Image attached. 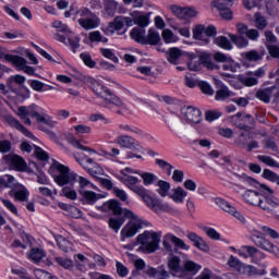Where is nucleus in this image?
<instances>
[{"label": "nucleus", "mask_w": 279, "mask_h": 279, "mask_svg": "<svg viewBox=\"0 0 279 279\" xmlns=\"http://www.w3.org/2000/svg\"><path fill=\"white\" fill-rule=\"evenodd\" d=\"M16 114L25 125H32L29 117L36 119L37 123H45L48 128H56V125H58V121L51 119V117L38 113V107L36 105H31L28 107L21 106L17 108Z\"/></svg>", "instance_id": "nucleus-4"}, {"label": "nucleus", "mask_w": 279, "mask_h": 279, "mask_svg": "<svg viewBox=\"0 0 279 279\" xmlns=\"http://www.w3.org/2000/svg\"><path fill=\"white\" fill-rule=\"evenodd\" d=\"M140 252L144 254H154L160 247V233L156 231H144L136 238Z\"/></svg>", "instance_id": "nucleus-6"}, {"label": "nucleus", "mask_w": 279, "mask_h": 279, "mask_svg": "<svg viewBox=\"0 0 279 279\" xmlns=\"http://www.w3.org/2000/svg\"><path fill=\"white\" fill-rule=\"evenodd\" d=\"M118 130L122 132V134H134L136 133V129L132 126V124L122 122L119 124Z\"/></svg>", "instance_id": "nucleus-52"}, {"label": "nucleus", "mask_w": 279, "mask_h": 279, "mask_svg": "<svg viewBox=\"0 0 279 279\" xmlns=\"http://www.w3.org/2000/svg\"><path fill=\"white\" fill-rule=\"evenodd\" d=\"M160 43V33L154 28L148 29V34L145 37L144 45L156 46Z\"/></svg>", "instance_id": "nucleus-35"}, {"label": "nucleus", "mask_w": 279, "mask_h": 279, "mask_svg": "<svg viewBox=\"0 0 279 279\" xmlns=\"http://www.w3.org/2000/svg\"><path fill=\"white\" fill-rule=\"evenodd\" d=\"M81 60H83L84 64L89 66V69H95V66H97V62L93 61V58L88 53H81Z\"/></svg>", "instance_id": "nucleus-58"}, {"label": "nucleus", "mask_w": 279, "mask_h": 279, "mask_svg": "<svg viewBox=\"0 0 279 279\" xmlns=\"http://www.w3.org/2000/svg\"><path fill=\"white\" fill-rule=\"evenodd\" d=\"M170 241V243H169ZM163 247L166 250H168V252H173V245H175V247H178L179 250H185L186 252H189V250H191V246L186 245V243H184V241L171 233L167 234L165 236L163 240ZM171 243H173V245H171Z\"/></svg>", "instance_id": "nucleus-15"}, {"label": "nucleus", "mask_w": 279, "mask_h": 279, "mask_svg": "<svg viewBox=\"0 0 279 279\" xmlns=\"http://www.w3.org/2000/svg\"><path fill=\"white\" fill-rule=\"evenodd\" d=\"M181 259L178 256H172L168 260V269L171 276L177 278H184V266L180 265Z\"/></svg>", "instance_id": "nucleus-19"}, {"label": "nucleus", "mask_w": 279, "mask_h": 279, "mask_svg": "<svg viewBox=\"0 0 279 279\" xmlns=\"http://www.w3.org/2000/svg\"><path fill=\"white\" fill-rule=\"evenodd\" d=\"M46 256L45 251L43 248H32L28 255L29 260L33 263H40Z\"/></svg>", "instance_id": "nucleus-40"}, {"label": "nucleus", "mask_w": 279, "mask_h": 279, "mask_svg": "<svg viewBox=\"0 0 279 279\" xmlns=\"http://www.w3.org/2000/svg\"><path fill=\"white\" fill-rule=\"evenodd\" d=\"M52 166L58 171V173L53 175V180L58 186H66V184L73 186V184L77 182V173L71 172L69 167L58 161H54Z\"/></svg>", "instance_id": "nucleus-7"}, {"label": "nucleus", "mask_w": 279, "mask_h": 279, "mask_svg": "<svg viewBox=\"0 0 279 279\" xmlns=\"http://www.w3.org/2000/svg\"><path fill=\"white\" fill-rule=\"evenodd\" d=\"M251 241L257 247H260V250H264L265 252H270L271 254L276 252V245L267 240L265 236H263V234L258 230H253Z\"/></svg>", "instance_id": "nucleus-11"}, {"label": "nucleus", "mask_w": 279, "mask_h": 279, "mask_svg": "<svg viewBox=\"0 0 279 279\" xmlns=\"http://www.w3.org/2000/svg\"><path fill=\"white\" fill-rule=\"evenodd\" d=\"M90 88L95 95L98 97H101V99L105 100V108H112V106H116V108H120V110H128V107L125 106V102L123 100L114 95L112 90H110L108 87L104 86L99 82L95 80H90Z\"/></svg>", "instance_id": "nucleus-5"}, {"label": "nucleus", "mask_w": 279, "mask_h": 279, "mask_svg": "<svg viewBox=\"0 0 279 279\" xmlns=\"http://www.w3.org/2000/svg\"><path fill=\"white\" fill-rule=\"evenodd\" d=\"M54 40H58L63 45H69L74 53L76 49H80V37L75 36L73 32L68 36L57 33L54 35Z\"/></svg>", "instance_id": "nucleus-18"}, {"label": "nucleus", "mask_w": 279, "mask_h": 279, "mask_svg": "<svg viewBox=\"0 0 279 279\" xmlns=\"http://www.w3.org/2000/svg\"><path fill=\"white\" fill-rule=\"evenodd\" d=\"M182 56H183L182 50L177 47L170 48L166 52V58L168 62H170V64H179L180 58H182Z\"/></svg>", "instance_id": "nucleus-30"}, {"label": "nucleus", "mask_w": 279, "mask_h": 279, "mask_svg": "<svg viewBox=\"0 0 279 279\" xmlns=\"http://www.w3.org/2000/svg\"><path fill=\"white\" fill-rule=\"evenodd\" d=\"M100 209L102 210V213H106L107 210H112L113 215L119 216L118 218H109L108 220L109 228L116 233H118L119 230H121V226L125 223V218L131 219L120 232L121 241H125V239H132L133 236H136L140 230H143L144 226H149V222L147 220H143V218L135 215L134 211L130 209H123L119 201H108L100 207ZM121 215H123L124 217H121Z\"/></svg>", "instance_id": "nucleus-1"}, {"label": "nucleus", "mask_w": 279, "mask_h": 279, "mask_svg": "<svg viewBox=\"0 0 279 279\" xmlns=\"http://www.w3.org/2000/svg\"><path fill=\"white\" fill-rule=\"evenodd\" d=\"M262 232H264L267 236H270V239H279V233L278 231L267 227V226H263L260 228Z\"/></svg>", "instance_id": "nucleus-61"}, {"label": "nucleus", "mask_w": 279, "mask_h": 279, "mask_svg": "<svg viewBox=\"0 0 279 279\" xmlns=\"http://www.w3.org/2000/svg\"><path fill=\"white\" fill-rule=\"evenodd\" d=\"M17 184L19 182L12 174H3L0 177V191H3V189H11L12 191Z\"/></svg>", "instance_id": "nucleus-29"}, {"label": "nucleus", "mask_w": 279, "mask_h": 279, "mask_svg": "<svg viewBox=\"0 0 279 279\" xmlns=\"http://www.w3.org/2000/svg\"><path fill=\"white\" fill-rule=\"evenodd\" d=\"M157 193L160 195V197H167L169 195V191H171V183L167 181L159 180L157 182Z\"/></svg>", "instance_id": "nucleus-39"}, {"label": "nucleus", "mask_w": 279, "mask_h": 279, "mask_svg": "<svg viewBox=\"0 0 279 279\" xmlns=\"http://www.w3.org/2000/svg\"><path fill=\"white\" fill-rule=\"evenodd\" d=\"M2 160L11 167V169H14V171H26L27 170V162H25V159L19 155L9 154L4 155L2 157Z\"/></svg>", "instance_id": "nucleus-12"}, {"label": "nucleus", "mask_w": 279, "mask_h": 279, "mask_svg": "<svg viewBox=\"0 0 279 279\" xmlns=\"http://www.w3.org/2000/svg\"><path fill=\"white\" fill-rule=\"evenodd\" d=\"M119 180L122 182V184H124V186H128L130 191L135 193V195H138V197H141L146 206H148L150 210H154V213H170L171 215H173V213H178V210L169 204L162 203V201L151 197L149 195V190L145 189V186L136 185L138 182H141L138 178L124 174L120 177Z\"/></svg>", "instance_id": "nucleus-2"}, {"label": "nucleus", "mask_w": 279, "mask_h": 279, "mask_svg": "<svg viewBox=\"0 0 279 279\" xmlns=\"http://www.w3.org/2000/svg\"><path fill=\"white\" fill-rule=\"evenodd\" d=\"M189 195V192L186 190L182 189V186H178L172 190V194L170 195V198L175 202V204H184V197Z\"/></svg>", "instance_id": "nucleus-32"}, {"label": "nucleus", "mask_w": 279, "mask_h": 279, "mask_svg": "<svg viewBox=\"0 0 279 279\" xmlns=\"http://www.w3.org/2000/svg\"><path fill=\"white\" fill-rule=\"evenodd\" d=\"M257 159L259 160V162H264V165H267L268 167H275L276 169H279V163L269 156L259 155L257 156Z\"/></svg>", "instance_id": "nucleus-45"}, {"label": "nucleus", "mask_w": 279, "mask_h": 279, "mask_svg": "<svg viewBox=\"0 0 279 279\" xmlns=\"http://www.w3.org/2000/svg\"><path fill=\"white\" fill-rule=\"evenodd\" d=\"M161 36L163 41L167 44L178 43V36H175L171 29H163Z\"/></svg>", "instance_id": "nucleus-48"}, {"label": "nucleus", "mask_w": 279, "mask_h": 279, "mask_svg": "<svg viewBox=\"0 0 279 279\" xmlns=\"http://www.w3.org/2000/svg\"><path fill=\"white\" fill-rule=\"evenodd\" d=\"M169 274H171V272L167 271V269H165V267L160 266L157 268V275L155 278L167 279L170 276Z\"/></svg>", "instance_id": "nucleus-64"}, {"label": "nucleus", "mask_w": 279, "mask_h": 279, "mask_svg": "<svg viewBox=\"0 0 279 279\" xmlns=\"http://www.w3.org/2000/svg\"><path fill=\"white\" fill-rule=\"evenodd\" d=\"M100 53L104 56V58H107V60H111V62H114V64H119V58L117 54H114V51L112 49L108 48H100Z\"/></svg>", "instance_id": "nucleus-42"}, {"label": "nucleus", "mask_w": 279, "mask_h": 279, "mask_svg": "<svg viewBox=\"0 0 279 279\" xmlns=\"http://www.w3.org/2000/svg\"><path fill=\"white\" fill-rule=\"evenodd\" d=\"M187 239L194 243V247L201 250V252H210V246L202 239V236L197 235L195 232H189Z\"/></svg>", "instance_id": "nucleus-26"}, {"label": "nucleus", "mask_w": 279, "mask_h": 279, "mask_svg": "<svg viewBox=\"0 0 279 279\" xmlns=\"http://www.w3.org/2000/svg\"><path fill=\"white\" fill-rule=\"evenodd\" d=\"M183 269H184V274H186V271H190L191 274H197V271L202 269V266L197 265L193 260H187L183 264Z\"/></svg>", "instance_id": "nucleus-43"}, {"label": "nucleus", "mask_w": 279, "mask_h": 279, "mask_svg": "<svg viewBox=\"0 0 279 279\" xmlns=\"http://www.w3.org/2000/svg\"><path fill=\"white\" fill-rule=\"evenodd\" d=\"M130 16L133 21V25H138L137 27H142L145 29V27H147V25H149L150 23L149 16H151V13L143 14L138 11H134L130 13Z\"/></svg>", "instance_id": "nucleus-24"}, {"label": "nucleus", "mask_w": 279, "mask_h": 279, "mask_svg": "<svg viewBox=\"0 0 279 279\" xmlns=\"http://www.w3.org/2000/svg\"><path fill=\"white\" fill-rule=\"evenodd\" d=\"M216 204L221 208V210H225V213H228L229 215H232V217H235L238 221L241 223H245V217H243V214L239 213L236 208H234L228 201L223 198H216Z\"/></svg>", "instance_id": "nucleus-16"}, {"label": "nucleus", "mask_w": 279, "mask_h": 279, "mask_svg": "<svg viewBox=\"0 0 279 279\" xmlns=\"http://www.w3.org/2000/svg\"><path fill=\"white\" fill-rule=\"evenodd\" d=\"M223 71H230L231 73H236V69H239V65L236 62L233 61L232 57L222 63Z\"/></svg>", "instance_id": "nucleus-51"}, {"label": "nucleus", "mask_w": 279, "mask_h": 279, "mask_svg": "<svg viewBox=\"0 0 279 279\" xmlns=\"http://www.w3.org/2000/svg\"><path fill=\"white\" fill-rule=\"evenodd\" d=\"M276 90H278L276 85L260 88L255 94V97L259 99V101H264V104H269V101H271V97H279V94Z\"/></svg>", "instance_id": "nucleus-20"}, {"label": "nucleus", "mask_w": 279, "mask_h": 279, "mask_svg": "<svg viewBox=\"0 0 279 279\" xmlns=\"http://www.w3.org/2000/svg\"><path fill=\"white\" fill-rule=\"evenodd\" d=\"M116 143L124 149H132L133 151H140L143 149L141 143L128 134L119 135L116 140Z\"/></svg>", "instance_id": "nucleus-13"}, {"label": "nucleus", "mask_w": 279, "mask_h": 279, "mask_svg": "<svg viewBox=\"0 0 279 279\" xmlns=\"http://www.w3.org/2000/svg\"><path fill=\"white\" fill-rule=\"evenodd\" d=\"M34 154L38 160H41L43 162L49 160V154H47L43 148L34 145Z\"/></svg>", "instance_id": "nucleus-50"}, {"label": "nucleus", "mask_w": 279, "mask_h": 279, "mask_svg": "<svg viewBox=\"0 0 279 279\" xmlns=\"http://www.w3.org/2000/svg\"><path fill=\"white\" fill-rule=\"evenodd\" d=\"M245 60H248V62H258L265 58V50H251L244 52Z\"/></svg>", "instance_id": "nucleus-36"}, {"label": "nucleus", "mask_w": 279, "mask_h": 279, "mask_svg": "<svg viewBox=\"0 0 279 279\" xmlns=\"http://www.w3.org/2000/svg\"><path fill=\"white\" fill-rule=\"evenodd\" d=\"M142 179L145 186H149V184H154L156 180H158V177L154 173L145 172L142 174Z\"/></svg>", "instance_id": "nucleus-54"}, {"label": "nucleus", "mask_w": 279, "mask_h": 279, "mask_svg": "<svg viewBox=\"0 0 279 279\" xmlns=\"http://www.w3.org/2000/svg\"><path fill=\"white\" fill-rule=\"evenodd\" d=\"M267 49H268V53L271 56V58H277L279 60V46L268 45Z\"/></svg>", "instance_id": "nucleus-63"}, {"label": "nucleus", "mask_w": 279, "mask_h": 279, "mask_svg": "<svg viewBox=\"0 0 279 279\" xmlns=\"http://www.w3.org/2000/svg\"><path fill=\"white\" fill-rule=\"evenodd\" d=\"M75 160L78 162V165H81L82 168L86 169L87 173H89V175L93 178H97L104 173V169H101V167L88 156H85L83 159L75 157Z\"/></svg>", "instance_id": "nucleus-10"}, {"label": "nucleus", "mask_w": 279, "mask_h": 279, "mask_svg": "<svg viewBox=\"0 0 279 279\" xmlns=\"http://www.w3.org/2000/svg\"><path fill=\"white\" fill-rule=\"evenodd\" d=\"M234 3V0H216L215 8L217 10H230Z\"/></svg>", "instance_id": "nucleus-47"}, {"label": "nucleus", "mask_w": 279, "mask_h": 279, "mask_svg": "<svg viewBox=\"0 0 279 279\" xmlns=\"http://www.w3.org/2000/svg\"><path fill=\"white\" fill-rule=\"evenodd\" d=\"M181 114L191 123H202V111L195 107H183Z\"/></svg>", "instance_id": "nucleus-23"}, {"label": "nucleus", "mask_w": 279, "mask_h": 279, "mask_svg": "<svg viewBox=\"0 0 279 279\" xmlns=\"http://www.w3.org/2000/svg\"><path fill=\"white\" fill-rule=\"evenodd\" d=\"M198 88H201L204 95H215V90L213 89L210 84H208L207 82H204V81L198 82Z\"/></svg>", "instance_id": "nucleus-56"}, {"label": "nucleus", "mask_w": 279, "mask_h": 279, "mask_svg": "<svg viewBox=\"0 0 279 279\" xmlns=\"http://www.w3.org/2000/svg\"><path fill=\"white\" fill-rule=\"evenodd\" d=\"M238 274H241L242 276H248L250 278H252L253 276H265L267 271L258 270L256 267L252 265L242 264V266H240L239 268Z\"/></svg>", "instance_id": "nucleus-28"}, {"label": "nucleus", "mask_w": 279, "mask_h": 279, "mask_svg": "<svg viewBox=\"0 0 279 279\" xmlns=\"http://www.w3.org/2000/svg\"><path fill=\"white\" fill-rule=\"evenodd\" d=\"M4 60L11 64H14L15 66H20L24 73H27V75H34V73H36V70L33 66L25 65L27 64V60H25L23 57L16 54H5Z\"/></svg>", "instance_id": "nucleus-14"}, {"label": "nucleus", "mask_w": 279, "mask_h": 279, "mask_svg": "<svg viewBox=\"0 0 279 279\" xmlns=\"http://www.w3.org/2000/svg\"><path fill=\"white\" fill-rule=\"evenodd\" d=\"M145 34L146 32L144 28L136 26L131 31L130 36L133 40H135V43H140V45H145Z\"/></svg>", "instance_id": "nucleus-33"}, {"label": "nucleus", "mask_w": 279, "mask_h": 279, "mask_svg": "<svg viewBox=\"0 0 279 279\" xmlns=\"http://www.w3.org/2000/svg\"><path fill=\"white\" fill-rule=\"evenodd\" d=\"M116 268H117V274L118 276H120V278H125V276L130 274V269H128L125 265H123V263L121 262L116 263Z\"/></svg>", "instance_id": "nucleus-59"}, {"label": "nucleus", "mask_w": 279, "mask_h": 279, "mask_svg": "<svg viewBox=\"0 0 279 279\" xmlns=\"http://www.w3.org/2000/svg\"><path fill=\"white\" fill-rule=\"evenodd\" d=\"M78 193L81 195V202L83 204H89L90 206L97 202V193L93 191H86L83 189H78Z\"/></svg>", "instance_id": "nucleus-31"}, {"label": "nucleus", "mask_w": 279, "mask_h": 279, "mask_svg": "<svg viewBox=\"0 0 279 279\" xmlns=\"http://www.w3.org/2000/svg\"><path fill=\"white\" fill-rule=\"evenodd\" d=\"M5 122L10 125V128H15V130H19L22 125L21 122L12 116H7Z\"/></svg>", "instance_id": "nucleus-62"}, {"label": "nucleus", "mask_w": 279, "mask_h": 279, "mask_svg": "<svg viewBox=\"0 0 279 279\" xmlns=\"http://www.w3.org/2000/svg\"><path fill=\"white\" fill-rule=\"evenodd\" d=\"M78 25L83 27V29H86L87 32L90 29H96V27H99L101 21L95 15V13L86 19H78L77 20Z\"/></svg>", "instance_id": "nucleus-25"}, {"label": "nucleus", "mask_w": 279, "mask_h": 279, "mask_svg": "<svg viewBox=\"0 0 279 279\" xmlns=\"http://www.w3.org/2000/svg\"><path fill=\"white\" fill-rule=\"evenodd\" d=\"M9 196L13 197L15 202H28L29 190L21 183H17L15 187L9 191Z\"/></svg>", "instance_id": "nucleus-17"}, {"label": "nucleus", "mask_w": 279, "mask_h": 279, "mask_svg": "<svg viewBox=\"0 0 279 279\" xmlns=\"http://www.w3.org/2000/svg\"><path fill=\"white\" fill-rule=\"evenodd\" d=\"M263 178L269 180V182H275L279 186V175L276 172L269 169H264Z\"/></svg>", "instance_id": "nucleus-44"}, {"label": "nucleus", "mask_w": 279, "mask_h": 279, "mask_svg": "<svg viewBox=\"0 0 279 279\" xmlns=\"http://www.w3.org/2000/svg\"><path fill=\"white\" fill-rule=\"evenodd\" d=\"M90 43H108V38L104 37L99 31L89 33Z\"/></svg>", "instance_id": "nucleus-49"}, {"label": "nucleus", "mask_w": 279, "mask_h": 279, "mask_svg": "<svg viewBox=\"0 0 279 279\" xmlns=\"http://www.w3.org/2000/svg\"><path fill=\"white\" fill-rule=\"evenodd\" d=\"M221 114L222 113L219 110H209V111H206L205 119L209 123H213V121H217V119H219Z\"/></svg>", "instance_id": "nucleus-53"}, {"label": "nucleus", "mask_w": 279, "mask_h": 279, "mask_svg": "<svg viewBox=\"0 0 279 279\" xmlns=\"http://www.w3.org/2000/svg\"><path fill=\"white\" fill-rule=\"evenodd\" d=\"M134 25V20L128 16H116L112 22L109 23V29L112 32H121V29L126 27H132Z\"/></svg>", "instance_id": "nucleus-22"}, {"label": "nucleus", "mask_w": 279, "mask_h": 279, "mask_svg": "<svg viewBox=\"0 0 279 279\" xmlns=\"http://www.w3.org/2000/svg\"><path fill=\"white\" fill-rule=\"evenodd\" d=\"M56 241H57L58 247H60L62 250V252H69L73 247L71 242H69V240H66L62 235L57 236Z\"/></svg>", "instance_id": "nucleus-41"}, {"label": "nucleus", "mask_w": 279, "mask_h": 279, "mask_svg": "<svg viewBox=\"0 0 279 279\" xmlns=\"http://www.w3.org/2000/svg\"><path fill=\"white\" fill-rule=\"evenodd\" d=\"M215 45L220 47L221 49H226V51L232 50V43L226 36H218L214 39Z\"/></svg>", "instance_id": "nucleus-38"}, {"label": "nucleus", "mask_w": 279, "mask_h": 279, "mask_svg": "<svg viewBox=\"0 0 279 279\" xmlns=\"http://www.w3.org/2000/svg\"><path fill=\"white\" fill-rule=\"evenodd\" d=\"M253 19L256 29H258L259 32H265V29H267L268 22L265 15L260 14L259 12H256Z\"/></svg>", "instance_id": "nucleus-34"}, {"label": "nucleus", "mask_w": 279, "mask_h": 279, "mask_svg": "<svg viewBox=\"0 0 279 279\" xmlns=\"http://www.w3.org/2000/svg\"><path fill=\"white\" fill-rule=\"evenodd\" d=\"M213 36H217V27L209 25L208 27L204 25H197L193 29V38L195 40H203L205 45H208L210 43V39Z\"/></svg>", "instance_id": "nucleus-9"}, {"label": "nucleus", "mask_w": 279, "mask_h": 279, "mask_svg": "<svg viewBox=\"0 0 279 279\" xmlns=\"http://www.w3.org/2000/svg\"><path fill=\"white\" fill-rule=\"evenodd\" d=\"M170 10L178 16V19H181L182 21L197 16V11L193 8H182L174 4L170 7Z\"/></svg>", "instance_id": "nucleus-21"}, {"label": "nucleus", "mask_w": 279, "mask_h": 279, "mask_svg": "<svg viewBox=\"0 0 279 279\" xmlns=\"http://www.w3.org/2000/svg\"><path fill=\"white\" fill-rule=\"evenodd\" d=\"M250 141V134L242 132L238 138L234 141L235 145H238V147H247V143Z\"/></svg>", "instance_id": "nucleus-46"}, {"label": "nucleus", "mask_w": 279, "mask_h": 279, "mask_svg": "<svg viewBox=\"0 0 279 279\" xmlns=\"http://www.w3.org/2000/svg\"><path fill=\"white\" fill-rule=\"evenodd\" d=\"M231 123L238 130H243V132H250L254 130V117L250 113L238 112L236 114L231 116Z\"/></svg>", "instance_id": "nucleus-8"}, {"label": "nucleus", "mask_w": 279, "mask_h": 279, "mask_svg": "<svg viewBox=\"0 0 279 279\" xmlns=\"http://www.w3.org/2000/svg\"><path fill=\"white\" fill-rule=\"evenodd\" d=\"M54 260L58 263V265H60V267H63V269H71V267H73V260L71 259L56 257Z\"/></svg>", "instance_id": "nucleus-60"}, {"label": "nucleus", "mask_w": 279, "mask_h": 279, "mask_svg": "<svg viewBox=\"0 0 279 279\" xmlns=\"http://www.w3.org/2000/svg\"><path fill=\"white\" fill-rule=\"evenodd\" d=\"M203 230L207 234V236H209V239H213L214 241H219V239H221V234H219V232H217V230H215L214 228L205 227L203 228Z\"/></svg>", "instance_id": "nucleus-57"}, {"label": "nucleus", "mask_w": 279, "mask_h": 279, "mask_svg": "<svg viewBox=\"0 0 279 279\" xmlns=\"http://www.w3.org/2000/svg\"><path fill=\"white\" fill-rule=\"evenodd\" d=\"M235 28L239 35L230 33L229 38L238 49H245V47L250 46V40L256 43V40L260 38V32L258 28H250V26L243 23H238Z\"/></svg>", "instance_id": "nucleus-3"}, {"label": "nucleus", "mask_w": 279, "mask_h": 279, "mask_svg": "<svg viewBox=\"0 0 279 279\" xmlns=\"http://www.w3.org/2000/svg\"><path fill=\"white\" fill-rule=\"evenodd\" d=\"M23 84H25V76L20 74L10 76L7 80V88H9L11 93H19V88H16V86H23Z\"/></svg>", "instance_id": "nucleus-27"}, {"label": "nucleus", "mask_w": 279, "mask_h": 279, "mask_svg": "<svg viewBox=\"0 0 279 279\" xmlns=\"http://www.w3.org/2000/svg\"><path fill=\"white\" fill-rule=\"evenodd\" d=\"M12 151V142L10 140H0V154H10Z\"/></svg>", "instance_id": "nucleus-55"}, {"label": "nucleus", "mask_w": 279, "mask_h": 279, "mask_svg": "<svg viewBox=\"0 0 279 279\" xmlns=\"http://www.w3.org/2000/svg\"><path fill=\"white\" fill-rule=\"evenodd\" d=\"M229 97H232V92L228 88V86L220 84L219 89L216 92V101H226V99Z\"/></svg>", "instance_id": "nucleus-37"}]
</instances>
